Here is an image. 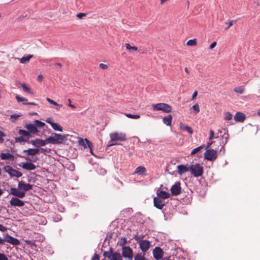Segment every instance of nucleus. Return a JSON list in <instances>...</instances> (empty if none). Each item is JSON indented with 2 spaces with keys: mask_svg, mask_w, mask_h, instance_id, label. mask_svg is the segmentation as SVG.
I'll return each mask as SVG.
<instances>
[{
  "mask_svg": "<svg viewBox=\"0 0 260 260\" xmlns=\"http://www.w3.org/2000/svg\"><path fill=\"white\" fill-rule=\"evenodd\" d=\"M203 148V146H200L197 148H194L193 149L191 152V155H194L198 152L200 151Z\"/></svg>",
  "mask_w": 260,
  "mask_h": 260,
  "instance_id": "37",
  "label": "nucleus"
},
{
  "mask_svg": "<svg viewBox=\"0 0 260 260\" xmlns=\"http://www.w3.org/2000/svg\"><path fill=\"white\" fill-rule=\"evenodd\" d=\"M184 70H185V71L187 74H188V73H189V70H188V69L187 68H185Z\"/></svg>",
  "mask_w": 260,
  "mask_h": 260,
  "instance_id": "59",
  "label": "nucleus"
},
{
  "mask_svg": "<svg viewBox=\"0 0 260 260\" xmlns=\"http://www.w3.org/2000/svg\"><path fill=\"white\" fill-rule=\"evenodd\" d=\"M235 22H236L235 20H231L229 22H226L225 24H227L228 26L226 27H225V29L228 30Z\"/></svg>",
  "mask_w": 260,
  "mask_h": 260,
  "instance_id": "41",
  "label": "nucleus"
},
{
  "mask_svg": "<svg viewBox=\"0 0 260 260\" xmlns=\"http://www.w3.org/2000/svg\"><path fill=\"white\" fill-rule=\"evenodd\" d=\"M79 143L80 145H82L85 148L87 147L86 145H87L88 147L90 149V152H91V154H93L92 150V144L88 139H85L84 140L81 139L79 141Z\"/></svg>",
  "mask_w": 260,
  "mask_h": 260,
  "instance_id": "21",
  "label": "nucleus"
},
{
  "mask_svg": "<svg viewBox=\"0 0 260 260\" xmlns=\"http://www.w3.org/2000/svg\"><path fill=\"white\" fill-rule=\"evenodd\" d=\"M110 141L109 142L108 146L118 145L117 143H114L116 141H125L126 140V135L123 133L115 132L110 134Z\"/></svg>",
  "mask_w": 260,
  "mask_h": 260,
  "instance_id": "2",
  "label": "nucleus"
},
{
  "mask_svg": "<svg viewBox=\"0 0 260 260\" xmlns=\"http://www.w3.org/2000/svg\"><path fill=\"white\" fill-rule=\"evenodd\" d=\"M19 116L18 115H11V117L12 118V117H14V118H17Z\"/></svg>",
  "mask_w": 260,
  "mask_h": 260,
  "instance_id": "61",
  "label": "nucleus"
},
{
  "mask_svg": "<svg viewBox=\"0 0 260 260\" xmlns=\"http://www.w3.org/2000/svg\"><path fill=\"white\" fill-rule=\"evenodd\" d=\"M0 156L2 160L10 159L14 157V155L9 153H2Z\"/></svg>",
  "mask_w": 260,
  "mask_h": 260,
  "instance_id": "29",
  "label": "nucleus"
},
{
  "mask_svg": "<svg viewBox=\"0 0 260 260\" xmlns=\"http://www.w3.org/2000/svg\"><path fill=\"white\" fill-rule=\"evenodd\" d=\"M23 105H37L36 104H35L34 102H28V103H23Z\"/></svg>",
  "mask_w": 260,
  "mask_h": 260,
  "instance_id": "57",
  "label": "nucleus"
},
{
  "mask_svg": "<svg viewBox=\"0 0 260 260\" xmlns=\"http://www.w3.org/2000/svg\"><path fill=\"white\" fill-rule=\"evenodd\" d=\"M246 119L245 115L242 112H238L234 116V119L236 121L243 122Z\"/></svg>",
  "mask_w": 260,
  "mask_h": 260,
  "instance_id": "22",
  "label": "nucleus"
},
{
  "mask_svg": "<svg viewBox=\"0 0 260 260\" xmlns=\"http://www.w3.org/2000/svg\"><path fill=\"white\" fill-rule=\"evenodd\" d=\"M124 115L126 117H127L129 118H132V119H138L140 117V115H138V114L134 115V114H129V113H125Z\"/></svg>",
  "mask_w": 260,
  "mask_h": 260,
  "instance_id": "34",
  "label": "nucleus"
},
{
  "mask_svg": "<svg viewBox=\"0 0 260 260\" xmlns=\"http://www.w3.org/2000/svg\"><path fill=\"white\" fill-rule=\"evenodd\" d=\"M125 46L126 47V49H127V50H133V51H138V52L140 54L141 53H146L147 52V50H145V51L142 50V49H140V50H138V48L136 47V46H131L128 43H126L125 44Z\"/></svg>",
  "mask_w": 260,
  "mask_h": 260,
  "instance_id": "23",
  "label": "nucleus"
},
{
  "mask_svg": "<svg viewBox=\"0 0 260 260\" xmlns=\"http://www.w3.org/2000/svg\"><path fill=\"white\" fill-rule=\"evenodd\" d=\"M170 257H168V258H163V259H161V260H171V259H170Z\"/></svg>",
  "mask_w": 260,
  "mask_h": 260,
  "instance_id": "62",
  "label": "nucleus"
},
{
  "mask_svg": "<svg viewBox=\"0 0 260 260\" xmlns=\"http://www.w3.org/2000/svg\"><path fill=\"white\" fill-rule=\"evenodd\" d=\"M214 132L213 130L211 129L210 131V136L209 137V139L210 141L212 140L214 138Z\"/></svg>",
  "mask_w": 260,
  "mask_h": 260,
  "instance_id": "45",
  "label": "nucleus"
},
{
  "mask_svg": "<svg viewBox=\"0 0 260 260\" xmlns=\"http://www.w3.org/2000/svg\"><path fill=\"white\" fill-rule=\"evenodd\" d=\"M164 251L159 247H156L153 250V255L156 260L161 259L164 256Z\"/></svg>",
  "mask_w": 260,
  "mask_h": 260,
  "instance_id": "14",
  "label": "nucleus"
},
{
  "mask_svg": "<svg viewBox=\"0 0 260 260\" xmlns=\"http://www.w3.org/2000/svg\"><path fill=\"white\" fill-rule=\"evenodd\" d=\"M18 134L21 135V136L16 137L15 138V143L29 142L28 141L29 139V134L26 131L23 129H19L18 131Z\"/></svg>",
  "mask_w": 260,
  "mask_h": 260,
  "instance_id": "7",
  "label": "nucleus"
},
{
  "mask_svg": "<svg viewBox=\"0 0 260 260\" xmlns=\"http://www.w3.org/2000/svg\"><path fill=\"white\" fill-rule=\"evenodd\" d=\"M234 92L239 93V94H243L244 91V88L242 87H237L234 89Z\"/></svg>",
  "mask_w": 260,
  "mask_h": 260,
  "instance_id": "35",
  "label": "nucleus"
},
{
  "mask_svg": "<svg viewBox=\"0 0 260 260\" xmlns=\"http://www.w3.org/2000/svg\"><path fill=\"white\" fill-rule=\"evenodd\" d=\"M233 116L232 114L229 112H226L225 113V117L224 119L226 120H230L232 119Z\"/></svg>",
  "mask_w": 260,
  "mask_h": 260,
  "instance_id": "40",
  "label": "nucleus"
},
{
  "mask_svg": "<svg viewBox=\"0 0 260 260\" xmlns=\"http://www.w3.org/2000/svg\"><path fill=\"white\" fill-rule=\"evenodd\" d=\"M29 143L35 147H40L45 146L48 142L46 141V139L44 140L37 139L36 140L30 141Z\"/></svg>",
  "mask_w": 260,
  "mask_h": 260,
  "instance_id": "16",
  "label": "nucleus"
},
{
  "mask_svg": "<svg viewBox=\"0 0 260 260\" xmlns=\"http://www.w3.org/2000/svg\"><path fill=\"white\" fill-rule=\"evenodd\" d=\"M46 121L48 123L50 124L51 125V124L53 123V121H52V118H51V117H49V118H48L46 119Z\"/></svg>",
  "mask_w": 260,
  "mask_h": 260,
  "instance_id": "51",
  "label": "nucleus"
},
{
  "mask_svg": "<svg viewBox=\"0 0 260 260\" xmlns=\"http://www.w3.org/2000/svg\"><path fill=\"white\" fill-rule=\"evenodd\" d=\"M179 127L180 129L183 132H187L190 135H192L193 134V130L192 128L182 122L179 123Z\"/></svg>",
  "mask_w": 260,
  "mask_h": 260,
  "instance_id": "20",
  "label": "nucleus"
},
{
  "mask_svg": "<svg viewBox=\"0 0 260 260\" xmlns=\"http://www.w3.org/2000/svg\"><path fill=\"white\" fill-rule=\"evenodd\" d=\"M0 231L2 232H5L7 231V228L2 224H0Z\"/></svg>",
  "mask_w": 260,
  "mask_h": 260,
  "instance_id": "52",
  "label": "nucleus"
},
{
  "mask_svg": "<svg viewBox=\"0 0 260 260\" xmlns=\"http://www.w3.org/2000/svg\"><path fill=\"white\" fill-rule=\"evenodd\" d=\"M86 16V14L85 13H80L77 14V17L79 19H82L83 17H85Z\"/></svg>",
  "mask_w": 260,
  "mask_h": 260,
  "instance_id": "46",
  "label": "nucleus"
},
{
  "mask_svg": "<svg viewBox=\"0 0 260 260\" xmlns=\"http://www.w3.org/2000/svg\"><path fill=\"white\" fill-rule=\"evenodd\" d=\"M4 171L7 173L11 177H16L17 178L20 177L22 174L17 171L16 170L14 169L11 166H6L4 168Z\"/></svg>",
  "mask_w": 260,
  "mask_h": 260,
  "instance_id": "10",
  "label": "nucleus"
},
{
  "mask_svg": "<svg viewBox=\"0 0 260 260\" xmlns=\"http://www.w3.org/2000/svg\"><path fill=\"white\" fill-rule=\"evenodd\" d=\"M52 127L55 130L59 132H62V128L57 123L53 122L51 124Z\"/></svg>",
  "mask_w": 260,
  "mask_h": 260,
  "instance_id": "31",
  "label": "nucleus"
},
{
  "mask_svg": "<svg viewBox=\"0 0 260 260\" xmlns=\"http://www.w3.org/2000/svg\"><path fill=\"white\" fill-rule=\"evenodd\" d=\"M258 115L260 116V109H259L257 111Z\"/></svg>",
  "mask_w": 260,
  "mask_h": 260,
  "instance_id": "64",
  "label": "nucleus"
},
{
  "mask_svg": "<svg viewBox=\"0 0 260 260\" xmlns=\"http://www.w3.org/2000/svg\"><path fill=\"white\" fill-rule=\"evenodd\" d=\"M152 107L153 111H162L165 113H169L172 111V107L166 103H160L156 104H152Z\"/></svg>",
  "mask_w": 260,
  "mask_h": 260,
  "instance_id": "5",
  "label": "nucleus"
},
{
  "mask_svg": "<svg viewBox=\"0 0 260 260\" xmlns=\"http://www.w3.org/2000/svg\"><path fill=\"white\" fill-rule=\"evenodd\" d=\"M3 193V190L0 188V196L2 195Z\"/></svg>",
  "mask_w": 260,
  "mask_h": 260,
  "instance_id": "63",
  "label": "nucleus"
},
{
  "mask_svg": "<svg viewBox=\"0 0 260 260\" xmlns=\"http://www.w3.org/2000/svg\"><path fill=\"white\" fill-rule=\"evenodd\" d=\"M25 128L28 131H27L29 134V137H31V134H37L39 132L37 127L35 126V124H27L25 126Z\"/></svg>",
  "mask_w": 260,
  "mask_h": 260,
  "instance_id": "13",
  "label": "nucleus"
},
{
  "mask_svg": "<svg viewBox=\"0 0 260 260\" xmlns=\"http://www.w3.org/2000/svg\"><path fill=\"white\" fill-rule=\"evenodd\" d=\"M143 236L135 235L134 238L139 244L140 248L141 250L145 253L150 247V243L146 240H142Z\"/></svg>",
  "mask_w": 260,
  "mask_h": 260,
  "instance_id": "3",
  "label": "nucleus"
},
{
  "mask_svg": "<svg viewBox=\"0 0 260 260\" xmlns=\"http://www.w3.org/2000/svg\"><path fill=\"white\" fill-rule=\"evenodd\" d=\"M197 95H198V91L196 90L193 92V93L192 95V99H195L196 98V96H197Z\"/></svg>",
  "mask_w": 260,
  "mask_h": 260,
  "instance_id": "56",
  "label": "nucleus"
},
{
  "mask_svg": "<svg viewBox=\"0 0 260 260\" xmlns=\"http://www.w3.org/2000/svg\"><path fill=\"white\" fill-rule=\"evenodd\" d=\"M6 137L4 133L0 131V143H2L4 141L3 137Z\"/></svg>",
  "mask_w": 260,
  "mask_h": 260,
  "instance_id": "43",
  "label": "nucleus"
},
{
  "mask_svg": "<svg viewBox=\"0 0 260 260\" xmlns=\"http://www.w3.org/2000/svg\"><path fill=\"white\" fill-rule=\"evenodd\" d=\"M172 120V116L171 115L169 114L167 116L163 118V122L166 124L168 126H170L171 125Z\"/></svg>",
  "mask_w": 260,
  "mask_h": 260,
  "instance_id": "28",
  "label": "nucleus"
},
{
  "mask_svg": "<svg viewBox=\"0 0 260 260\" xmlns=\"http://www.w3.org/2000/svg\"><path fill=\"white\" fill-rule=\"evenodd\" d=\"M216 45V42H213L210 46L209 47V49L210 50H212L213 49Z\"/></svg>",
  "mask_w": 260,
  "mask_h": 260,
  "instance_id": "50",
  "label": "nucleus"
},
{
  "mask_svg": "<svg viewBox=\"0 0 260 260\" xmlns=\"http://www.w3.org/2000/svg\"><path fill=\"white\" fill-rule=\"evenodd\" d=\"M10 204L12 206L22 207L24 205L23 201L20 200L17 198H12L10 201Z\"/></svg>",
  "mask_w": 260,
  "mask_h": 260,
  "instance_id": "17",
  "label": "nucleus"
},
{
  "mask_svg": "<svg viewBox=\"0 0 260 260\" xmlns=\"http://www.w3.org/2000/svg\"><path fill=\"white\" fill-rule=\"evenodd\" d=\"M18 188L19 190L16 188H11L10 193L18 198H23L25 196V192L31 189L32 185L21 181L18 182Z\"/></svg>",
  "mask_w": 260,
  "mask_h": 260,
  "instance_id": "1",
  "label": "nucleus"
},
{
  "mask_svg": "<svg viewBox=\"0 0 260 260\" xmlns=\"http://www.w3.org/2000/svg\"><path fill=\"white\" fill-rule=\"evenodd\" d=\"M35 125L36 126V127H42L45 125V123L39 120H36L35 121Z\"/></svg>",
  "mask_w": 260,
  "mask_h": 260,
  "instance_id": "36",
  "label": "nucleus"
},
{
  "mask_svg": "<svg viewBox=\"0 0 260 260\" xmlns=\"http://www.w3.org/2000/svg\"><path fill=\"white\" fill-rule=\"evenodd\" d=\"M153 203L154 207L158 209H162L166 205V203L163 200L157 197L154 198Z\"/></svg>",
  "mask_w": 260,
  "mask_h": 260,
  "instance_id": "15",
  "label": "nucleus"
},
{
  "mask_svg": "<svg viewBox=\"0 0 260 260\" xmlns=\"http://www.w3.org/2000/svg\"><path fill=\"white\" fill-rule=\"evenodd\" d=\"M217 157V151L213 149L206 150L204 153V158L207 160L214 161Z\"/></svg>",
  "mask_w": 260,
  "mask_h": 260,
  "instance_id": "9",
  "label": "nucleus"
},
{
  "mask_svg": "<svg viewBox=\"0 0 260 260\" xmlns=\"http://www.w3.org/2000/svg\"><path fill=\"white\" fill-rule=\"evenodd\" d=\"M92 260H100V256L97 254H95L92 258Z\"/></svg>",
  "mask_w": 260,
  "mask_h": 260,
  "instance_id": "49",
  "label": "nucleus"
},
{
  "mask_svg": "<svg viewBox=\"0 0 260 260\" xmlns=\"http://www.w3.org/2000/svg\"><path fill=\"white\" fill-rule=\"evenodd\" d=\"M100 67L102 69H106L108 67V66H100Z\"/></svg>",
  "mask_w": 260,
  "mask_h": 260,
  "instance_id": "60",
  "label": "nucleus"
},
{
  "mask_svg": "<svg viewBox=\"0 0 260 260\" xmlns=\"http://www.w3.org/2000/svg\"><path fill=\"white\" fill-rule=\"evenodd\" d=\"M146 172V169L145 167L139 166L136 168L135 173L139 175H145Z\"/></svg>",
  "mask_w": 260,
  "mask_h": 260,
  "instance_id": "27",
  "label": "nucleus"
},
{
  "mask_svg": "<svg viewBox=\"0 0 260 260\" xmlns=\"http://www.w3.org/2000/svg\"><path fill=\"white\" fill-rule=\"evenodd\" d=\"M177 169L178 173L179 175L184 174L186 173L187 171H188V170H189V169H188V168L186 166L182 165H178L177 166Z\"/></svg>",
  "mask_w": 260,
  "mask_h": 260,
  "instance_id": "25",
  "label": "nucleus"
},
{
  "mask_svg": "<svg viewBox=\"0 0 260 260\" xmlns=\"http://www.w3.org/2000/svg\"><path fill=\"white\" fill-rule=\"evenodd\" d=\"M170 0H160V5H164L165 3L167 2H169Z\"/></svg>",
  "mask_w": 260,
  "mask_h": 260,
  "instance_id": "58",
  "label": "nucleus"
},
{
  "mask_svg": "<svg viewBox=\"0 0 260 260\" xmlns=\"http://www.w3.org/2000/svg\"><path fill=\"white\" fill-rule=\"evenodd\" d=\"M46 100L51 104H52L55 106H58L59 108L62 107V105H59L56 102L54 101L53 100H52L48 98H47L46 99Z\"/></svg>",
  "mask_w": 260,
  "mask_h": 260,
  "instance_id": "39",
  "label": "nucleus"
},
{
  "mask_svg": "<svg viewBox=\"0 0 260 260\" xmlns=\"http://www.w3.org/2000/svg\"><path fill=\"white\" fill-rule=\"evenodd\" d=\"M15 98L16 99V100L18 102H23L26 103V102L27 101V100L23 97H20L18 95H16L15 96Z\"/></svg>",
  "mask_w": 260,
  "mask_h": 260,
  "instance_id": "38",
  "label": "nucleus"
},
{
  "mask_svg": "<svg viewBox=\"0 0 260 260\" xmlns=\"http://www.w3.org/2000/svg\"><path fill=\"white\" fill-rule=\"evenodd\" d=\"M40 151V149L38 148H29L27 150H24L23 151V153H27V155H36Z\"/></svg>",
  "mask_w": 260,
  "mask_h": 260,
  "instance_id": "24",
  "label": "nucleus"
},
{
  "mask_svg": "<svg viewBox=\"0 0 260 260\" xmlns=\"http://www.w3.org/2000/svg\"><path fill=\"white\" fill-rule=\"evenodd\" d=\"M212 144H213V141H210V142H208L207 144L206 147V149L207 150L209 149L208 148L211 146V145Z\"/></svg>",
  "mask_w": 260,
  "mask_h": 260,
  "instance_id": "54",
  "label": "nucleus"
},
{
  "mask_svg": "<svg viewBox=\"0 0 260 260\" xmlns=\"http://www.w3.org/2000/svg\"><path fill=\"white\" fill-rule=\"evenodd\" d=\"M122 255L124 258H133V250L129 246H125L122 248Z\"/></svg>",
  "mask_w": 260,
  "mask_h": 260,
  "instance_id": "12",
  "label": "nucleus"
},
{
  "mask_svg": "<svg viewBox=\"0 0 260 260\" xmlns=\"http://www.w3.org/2000/svg\"><path fill=\"white\" fill-rule=\"evenodd\" d=\"M0 260H8V258L4 253H0Z\"/></svg>",
  "mask_w": 260,
  "mask_h": 260,
  "instance_id": "44",
  "label": "nucleus"
},
{
  "mask_svg": "<svg viewBox=\"0 0 260 260\" xmlns=\"http://www.w3.org/2000/svg\"><path fill=\"white\" fill-rule=\"evenodd\" d=\"M39 149H40V151H41V152L43 154H46V153L49 152L50 151L49 149H45V148H41Z\"/></svg>",
  "mask_w": 260,
  "mask_h": 260,
  "instance_id": "48",
  "label": "nucleus"
},
{
  "mask_svg": "<svg viewBox=\"0 0 260 260\" xmlns=\"http://www.w3.org/2000/svg\"><path fill=\"white\" fill-rule=\"evenodd\" d=\"M126 239L125 238H121L120 239V245H124L126 243Z\"/></svg>",
  "mask_w": 260,
  "mask_h": 260,
  "instance_id": "47",
  "label": "nucleus"
},
{
  "mask_svg": "<svg viewBox=\"0 0 260 260\" xmlns=\"http://www.w3.org/2000/svg\"><path fill=\"white\" fill-rule=\"evenodd\" d=\"M68 102H69V106L73 108V109H75L76 108V106L74 105H72V103H71V101L70 99H68Z\"/></svg>",
  "mask_w": 260,
  "mask_h": 260,
  "instance_id": "53",
  "label": "nucleus"
},
{
  "mask_svg": "<svg viewBox=\"0 0 260 260\" xmlns=\"http://www.w3.org/2000/svg\"><path fill=\"white\" fill-rule=\"evenodd\" d=\"M186 45L188 46H196L197 45V39H193L188 40L186 43Z\"/></svg>",
  "mask_w": 260,
  "mask_h": 260,
  "instance_id": "33",
  "label": "nucleus"
},
{
  "mask_svg": "<svg viewBox=\"0 0 260 260\" xmlns=\"http://www.w3.org/2000/svg\"><path fill=\"white\" fill-rule=\"evenodd\" d=\"M21 86L22 87L23 91L27 93L30 94L31 95H33L34 93L32 92L29 87H28L24 83H19Z\"/></svg>",
  "mask_w": 260,
  "mask_h": 260,
  "instance_id": "30",
  "label": "nucleus"
},
{
  "mask_svg": "<svg viewBox=\"0 0 260 260\" xmlns=\"http://www.w3.org/2000/svg\"><path fill=\"white\" fill-rule=\"evenodd\" d=\"M43 79V76L42 75H39L38 77V80L41 82Z\"/></svg>",
  "mask_w": 260,
  "mask_h": 260,
  "instance_id": "55",
  "label": "nucleus"
},
{
  "mask_svg": "<svg viewBox=\"0 0 260 260\" xmlns=\"http://www.w3.org/2000/svg\"><path fill=\"white\" fill-rule=\"evenodd\" d=\"M156 194L157 197L163 200L169 198L170 197V194L169 192L160 190L159 189L157 190Z\"/></svg>",
  "mask_w": 260,
  "mask_h": 260,
  "instance_id": "19",
  "label": "nucleus"
},
{
  "mask_svg": "<svg viewBox=\"0 0 260 260\" xmlns=\"http://www.w3.org/2000/svg\"><path fill=\"white\" fill-rule=\"evenodd\" d=\"M33 57V55H27L26 56H23L21 59H18L20 60V62L23 64H26L28 63L30 59Z\"/></svg>",
  "mask_w": 260,
  "mask_h": 260,
  "instance_id": "26",
  "label": "nucleus"
},
{
  "mask_svg": "<svg viewBox=\"0 0 260 260\" xmlns=\"http://www.w3.org/2000/svg\"><path fill=\"white\" fill-rule=\"evenodd\" d=\"M193 109L195 111L196 114L200 112V108L198 104H196L192 106Z\"/></svg>",
  "mask_w": 260,
  "mask_h": 260,
  "instance_id": "42",
  "label": "nucleus"
},
{
  "mask_svg": "<svg viewBox=\"0 0 260 260\" xmlns=\"http://www.w3.org/2000/svg\"><path fill=\"white\" fill-rule=\"evenodd\" d=\"M189 171L194 177H200L203 174V167L200 164L192 165L189 168Z\"/></svg>",
  "mask_w": 260,
  "mask_h": 260,
  "instance_id": "6",
  "label": "nucleus"
},
{
  "mask_svg": "<svg viewBox=\"0 0 260 260\" xmlns=\"http://www.w3.org/2000/svg\"><path fill=\"white\" fill-rule=\"evenodd\" d=\"M145 253H144L143 254L140 253L137 254L135 257H134V260H147L145 256Z\"/></svg>",
  "mask_w": 260,
  "mask_h": 260,
  "instance_id": "32",
  "label": "nucleus"
},
{
  "mask_svg": "<svg viewBox=\"0 0 260 260\" xmlns=\"http://www.w3.org/2000/svg\"><path fill=\"white\" fill-rule=\"evenodd\" d=\"M19 166L26 170H34L36 169L35 165L31 162H26L19 165Z\"/></svg>",
  "mask_w": 260,
  "mask_h": 260,
  "instance_id": "18",
  "label": "nucleus"
},
{
  "mask_svg": "<svg viewBox=\"0 0 260 260\" xmlns=\"http://www.w3.org/2000/svg\"><path fill=\"white\" fill-rule=\"evenodd\" d=\"M180 182H176L171 187V193L174 196H177L181 193V188Z\"/></svg>",
  "mask_w": 260,
  "mask_h": 260,
  "instance_id": "11",
  "label": "nucleus"
},
{
  "mask_svg": "<svg viewBox=\"0 0 260 260\" xmlns=\"http://www.w3.org/2000/svg\"><path fill=\"white\" fill-rule=\"evenodd\" d=\"M66 140L67 138L65 136L56 133H53V136L46 138V141L51 144H60Z\"/></svg>",
  "mask_w": 260,
  "mask_h": 260,
  "instance_id": "4",
  "label": "nucleus"
},
{
  "mask_svg": "<svg viewBox=\"0 0 260 260\" xmlns=\"http://www.w3.org/2000/svg\"><path fill=\"white\" fill-rule=\"evenodd\" d=\"M103 255L110 260H123L121 254L117 252H114L112 248L109 251H104Z\"/></svg>",
  "mask_w": 260,
  "mask_h": 260,
  "instance_id": "8",
  "label": "nucleus"
}]
</instances>
